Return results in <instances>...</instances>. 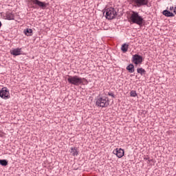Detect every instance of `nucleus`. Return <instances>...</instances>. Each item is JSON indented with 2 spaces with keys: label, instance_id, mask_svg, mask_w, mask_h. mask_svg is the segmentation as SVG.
Segmentation results:
<instances>
[{
  "label": "nucleus",
  "instance_id": "obj_1",
  "mask_svg": "<svg viewBox=\"0 0 176 176\" xmlns=\"http://www.w3.org/2000/svg\"><path fill=\"white\" fill-rule=\"evenodd\" d=\"M129 21L138 25L144 24V18L138 12L131 11L129 17Z\"/></svg>",
  "mask_w": 176,
  "mask_h": 176
},
{
  "label": "nucleus",
  "instance_id": "obj_2",
  "mask_svg": "<svg viewBox=\"0 0 176 176\" xmlns=\"http://www.w3.org/2000/svg\"><path fill=\"white\" fill-rule=\"evenodd\" d=\"M67 81L70 85H74V86H79L83 83L85 78H82L78 76H67Z\"/></svg>",
  "mask_w": 176,
  "mask_h": 176
},
{
  "label": "nucleus",
  "instance_id": "obj_3",
  "mask_svg": "<svg viewBox=\"0 0 176 176\" xmlns=\"http://www.w3.org/2000/svg\"><path fill=\"white\" fill-rule=\"evenodd\" d=\"M96 105L101 108H107L109 105V99L107 97H99L96 100Z\"/></svg>",
  "mask_w": 176,
  "mask_h": 176
},
{
  "label": "nucleus",
  "instance_id": "obj_4",
  "mask_svg": "<svg viewBox=\"0 0 176 176\" xmlns=\"http://www.w3.org/2000/svg\"><path fill=\"white\" fill-rule=\"evenodd\" d=\"M128 1L137 8H141V6H145L148 5L149 0H128Z\"/></svg>",
  "mask_w": 176,
  "mask_h": 176
},
{
  "label": "nucleus",
  "instance_id": "obj_5",
  "mask_svg": "<svg viewBox=\"0 0 176 176\" xmlns=\"http://www.w3.org/2000/svg\"><path fill=\"white\" fill-rule=\"evenodd\" d=\"M116 16V11L113 8H107L106 10V19L112 20Z\"/></svg>",
  "mask_w": 176,
  "mask_h": 176
},
{
  "label": "nucleus",
  "instance_id": "obj_6",
  "mask_svg": "<svg viewBox=\"0 0 176 176\" xmlns=\"http://www.w3.org/2000/svg\"><path fill=\"white\" fill-rule=\"evenodd\" d=\"M0 97L3 100H8V98H10V94H9V90H8V88L3 87L0 90Z\"/></svg>",
  "mask_w": 176,
  "mask_h": 176
},
{
  "label": "nucleus",
  "instance_id": "obj_7",
  "mask_svg": "<svg viewBox=\"0 0 176 176\" xmlns=\"http://www.w3.org/2000/svg\"><path fill=\"white\" fill-rule=\"evenodd\" d=\"M133 63H134L136 65H138V64H142V56L138 54L133 55Z\"/></svg>",
  "mask_w": 176,
  "mask_h": 176
},
{
  "label": "nucleus",
  "instance_id": "obj_8",
  "mask_svg": "<svg viewBox=\"0 0 176 176\" xmlns=\"http://www.w3.org/2000/svg\"><path fill=\"white\" fill-rule=\"evenodd\" d=\"M29 3H34V5H38L40 8H46V3L40 1L39 0H28Z\"/></svg>",
  "mask_w": 176,
  "mask_h": 176
},
{
  "label": "nucleus",
  "instance_id": "obj_9",
  "mask_svg": "<svg viewBox=\"0 0 176 176\" xmlns=\"http://www.w3.org/2000/svg\"><path fill=\"white\" fill-rule=\"evenodd\" d=\"M113 155H116L117 157H123L124 156V150L122 148H116L113 151Z\"/></svg>",
  "mask_w": 176,
  "mask_h": 176
},
{
  "label": "nucleus",
  "instance_id": "obj_10",
  "mask_svg": "<svg viewBox=\"0 0 176 176\" xmlns=\"http://www.w3.org/2000/svg\"><path fill=\"white\" fill-rule=\"evenodd\" d=\"M22 53L21 48H15L10 50V54H12V56H20Z\"/></svg>",
  "mask_w": 176,
  "mask_h": 176
},
{
  "label": "nucleus",
  "instance_id": "obj_11",
  "mask_svg": "<svg viewBox=\"0 0 176 176\" xmlns=\"http://www.w3.org/2000/svg\"><path fill=\"white\" fill-rule=\"evenodd\" d=\"M163 14L166 16V17H174V14L167 10L163 11Z\"/></svg>",
  "mask_w": 176,
  "mask_h": 176
},
{
  "label": "nucleus",
  "instance_id": "obj_12",
  "mask_svg": "<svg viewBox=\"0 0 176 176\" xmlns=\"http://www.w3.org/2000/svg\"><path fill=\"white\" fill-rule=\"evenodd\" d=\"M6 17L7 20H14V15L10 12L6 13Z\"/></svg>",
  "mask_w": 176,
  "mask_h": 176
},
{
  "label": "nucleus",
  "instance_id": "obj_13",
  "mask_svg": "<svg viewBox=\"0 0 176 176\" xmlns=\"http://www.w3.org/2000/svg\"><path fill=\"white\" fill-rule=\"evenodd\" d=\"M23 33L27 36H31L32 35V29H25L23 30Z\"/></svg>",
  "mask_w": 176,
  "mask_h": 176
},
{
  "label": "nucleus",
  "instance_id": "obj_14",
  "mask_svg": "<svg viewBox=\"0 0 176 176\" xmlns=\"http://www.w3.org/2000/svg\"><path fill=\"white\" fill-rule=\"evenodd\" d=\"M126 69H127V71H129V72L130 74H133V72H134V71H135V69H134V65L130 64L129 65H128L126 67Z\"/></svg>",
  "mask_w": 176,
  "mask_h": 176
},
{
  "label": "nucleus",
  "instance_id": "obj_15",
  "mask_svg": "<svg viewBox=\"0 0 176 176\" xmlns=\"http://www.w3.org/2000/svg\"><path fill=\"white\" fill-rule=\"evenodd\" d=\"M121 50L123 53H126L129 50V44L124 43L121 47Z\"/></svg>",
  "mask_w": 176,
  "mask_h": 176
},
{
  "label": "nucleus",
  "instance_id": "obj_16",
  "mask_svg": "<svg viewBox=\"0 0 176 176\" xmlns=\"http://www.w3.org/2000/svg\"><path fill=\"white\" fill-rule=\"evenodd\" d=\"M70 153H72L73 156H78V150H76V148L72 147L70 148Z\"/></svg>",
  "mask_w": 176,
  "mask_h": 176
},
{
  "label": "nucleus",
  "instance_id": "obj_17",
  "mask_svg": "<svg viewBox=\"0 0 176 176\" xmlns=\"http://www.w3.org/2000/svg\"><path fill=\"white\" fill-rule=\"evenodd\" d=\"M137 71H138V74H140V75H144L146 72L145 69L142 68H138Z\"/></svg>",
  "mask_w": 176,
  "mask_h": 176
},
{
  "label": "nucleus",
  "instance_id": "obj_18",
  "mask_svg": "<svg viewBox=\"0 0 176 176\" xmlns=\"http://www.w3.org/2000/svg\"><path fill=\"white\" fill-rule=\"evenodd\" d=\"M0 164L1 166H8V161L6 160H0Z\"/></svg>",
  "mask_w": 176,
  "mask_h": 176
},
{
  "label": "nucleus",
  "instance_id": "obj_19",
  "mask_svg": "<svg viewBox=\"0 0 176 176\" xmlns=\"http://www.w3.org/2000/svg\"><path fill=\"white\" fill-rule=\"evenodd\" d=\"M130 94L131 97H137V92L135 91H131Z\"/></svg>",
  "mask_w": 176,
  "mask_h": 176
},
{
  "label": "nucleus",
  "instance_id": "obj_20",
  "mask_svg": "<svg viewBox=\"0 0 176 176\" xmlns=\"http://www.w3.org/2000/svg\"><path fill=\"white\" fill-rule=\"evenodd\" d=\"M108 96H110V97L115 98V94H113V93H112V92H109Z\"/></svg>",
  "mask_w": 176,
  "mask_h": 176
},
{
  "label": "nucleus",
  "instance_id": "obj_21",
  "mask_svg": "<svg viewBox=\"0 0 176 176\" xmlns=\"http://www.w3.org/2000/svg\"><path fill=\"white\" fill-rule=\"evenodd\" d=\"M174 9H175V8H174V7H173V6L170 7V8H169V10H170V11H173V13H174Z\"/></svg>",
  "mask_w": 176,
  "mask_h": 176
},
{
  "label": "nucleus",
  "instance_id": "obj_22",
  "mask_svg": "<svg viewBox=\"0 0 176 176\" xmlns=\"http://www.w3.org/2000/svg\"><path fill=\"white\" fill-rule=\"evenodd\" d=\"M1 25H2V23L0 22V28L1 27Z\"/></svg>",
  "mask_w": 176,
  "mask_h": 176
}]
</instances>
